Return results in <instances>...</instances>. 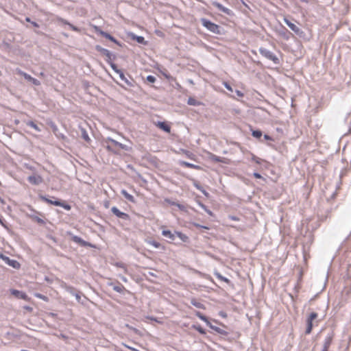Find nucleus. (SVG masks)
Here are the masks:
<instances>
[{
  "label": "nucleus",
  "mask_w": 351,
  "mask_h": 351,
  "mask_svg": "<svg viewBox=\"0 0 351 351\" xmlns=\"http://www.w3.org/2000/svg\"><path fill=\"white\" fill-rule=\"evenodd\" d=\"M72 240L75 243H78L81 246H83V247H86V246H90L91 245L88 242L83 240L81 237H80L78 236H73L72 237Z\"/></svg>",
  "instance_id": "nucleus-17"
},
{
  "label": "nucleus",
  "mask_w": 351,
  "mask_h": 351,
  "mask_svg": "<svg viewBox=\"0 0 351 351\" xmlns=\"http://www.w3.org/2000/svg\"><path fill=\"white\" fill-rule=\"evenodd\" d=\"M212 5L217 8L219 11L231 15L232 14V10H230L229 8L224 7L222 4L217 1H213Z\"/></svg>",
  "instance_id": "nucleus-12"
},
{
  "label": "nucleus",
  "mask_w": 351,
  "mask_h": 351,
  "mask_svg": "<svg viewBox=\"0 0 351 351\" xmlns=\"http://www.w3.org/2000/svg\"><path fill=\"white\" fill-rule=\"evenodd\" d=\"M162 235L169 239L171 241H174L175 240V232L174 233H172L170 230H163L162 231Z\"/></svg>",
  "instance_id": "nucleus-23"
},
{
  "label": "nucleus",
  "mask_w": 351,
  "mask_h": 351,
  "mask_svg": "<svg viewBox=\"0 0 351 351\" xmlns=\"http://www.w3.org/2000/svg\"><path fill=\"white\" fill-rule=\"evenodd\" d=\"M195 315L199 317V319H201V317L204 315L201 312L199 311H195Z\"/></svg>",
  "instance_id": "nucleus-53"
},
{
  "label": "nucleus",
  "mask_w": 351,
  "mask_h": 351,
  "mask_svg": "<svg viewBox=\"0 0 351 351\" xmlns=\"http://www.w3.org/2000/svg\"><path fill=\"white\" fill-rule=\"evenodd\" d=\"M187 104L193 106H199L202 104L201 101H197V99L192 97H189Z\"/></svg>",
  "instance_id": "nucleus-25"
},
{
  "label": "nucleus",
  "mask_w": 351,
  "mask_h": 351,
  "mask_svg": "<svg viewBox=\"0 0 351 351\" xmlns=\"http://www.w3.org/2000/svg\"><path fill=\"white\" fill-rule=\"evenodd\" d=\"M115 265H116L117 267H119L123 268V269H126L125 265V264H124V263H123L118 262V263H117L115 264Z\"/></svg>",
  "instance_id": "nucleus-49"
},
{
  "label": "nucleus",
  "mask_w": 351,
  "mask_h": 351,
  "mask_svg": "<svg viewBox=\"0 0 351 351\" xmlns=\"http://www.w3.org/2000/svg\"><path fill=\"white\" fill-rule=\"evenodd\" d=\"M10 291L11 293L17 298L23 299L25 300H27L28 298L27 294L21 291H19L16 289H11Z\"/></svg>",
  "instance_id": "nucleus-16"
},
{
  "label": "nucleus",
  "mask_w": 351,
  "mask_h": 351,
  "mask_svg": "<svg viewBox=\"0 0 351 351\" xmlns=\"http://www.w3.org/2000/svg\"><path fill=\"white\" fill-rule=\"evenodd\" d=\"M147 243L152 245L155 248H160L161 247L163 250L165 249L164 246H162V245L159 242H158L155 240H149L147 241Z\"/></svg>",
  "instance_id": "nucleus-29"
},
{
  "label": "nucleus",
  "mask_w": 351,
  "mask_h": 351,
  "mask_svg": "<svg viewBox=\"0 0 351 351\" xmlns=\"http://www.w3.org/2000/svg\"><path fill=\"white\" fill-rule=\"evenodd\" d=\"M195 187H196L197 189H198V188H199V187L201 186H200V185H199V184H195Z\"/></svg>",
  "instance_id": "nucleus-64"
},
{
  "label": "nucleus",
  "mask_w": 351,
  "mask_h": 351,
  "mask_svg": "<svg viewBox=\"0 0 351 351\" xmlns=\"http://www.w3.org/2000/svg\"><path fill=\"white\" fill-rule=\"evenodd\" d=\"M264 138L265 140H272V138L270 136L267 135V134H265L264 135Z\"/></svg>",
  "instance_id": "nucleus-55"
},
{
  "label": "nucleus",
  "mask_w": 351,
  "mask_h": 351,
  "mask_svg": "<svg viewBox=\"0 0 351 351\" xmlns=\"http://www.w3.org/2000/svg\"><path fill=\"white\" fill-rule=\"evenodd\" d=\"M258 51L261 56L265 57V58L271 60L274 64H279L280 60L279 58L271 51L264 48L260 47Z\"/></svg>",
  "instance_id": "nucleus-3"
},
{
  "label": "nucleus",
  "mask_w": 351,
  "mask_h": 351,
  "mask_svg": "<svg viewBox=\"0 0 351 351\" xmlns=\"http://www.w3.org/2000/svg\"><path fill=\"white\" fill-rule=\"evenodd\" d=\"M111 211L114 215H116L119 219H121L123 220H130L129 215L125 213L121 212L116 206L112 207Z\"/></svg>",
  "instance_id": "nucleus-10"
},
{
  "label": "nucleus",
  "mask_w": 351,
  "mask_h": 351,
  "mask_svg": "<svg viewBox=\"0 0 351 351\" xmlns=\"http://www.w3.org/2000/svg\"><path fill=\"white\" fill-rule=\"evenodd\" d=\"M32 218L33 219V220L36 221V222H38L40 224H43L45 223L43 219H42L41 218H40L37 216H32Z\"/></svg>",
  "instance_id": "nucleus-41"
},
{
  "label": "nucleus",
  "mask_w": 351,
  "mask_h": 351,
  "mask_svg": "<svg viewBox=\"0 0 351 351\" xmlns=\"http://www.w3.org/2000/svg\"><path fill=\"white\" fill-rule=\"evenodd\" d=\"M215 276H216L219 280H221V281H223V282H230V280H229L227 278H226V277L223 276H222L221 274H220L219 273H215Z\"/></svg>",
  "instance_id": "nucleus-36"
},
{
  "label": "nucleus",
  "mask_w": 351,
  "mask_h": 351,
  "mask_svg": "<svg viewBox=\"0 0 351 351\" xmlns=\"http://www.w3.org/2000/svg\"><path fill=\"white\" fill-rule=\"evenodd\" d=\"M33 84L36 85V86H38L40 84V82L36 79V78H34V77H32L31 79V81H30Z\"/></svg>",
  "instance_id": "nucleus-46"
},
{
  "label": "nucleus",
  "mask_w": 351,
  "mask_h": 351,
  "mask_svg": "<svg viewBox=\"0 0 351 351\" xmlns=\"http://www.w3.org/2000/svg\"><path fill=\"white\" fill-rule=\"evenodd\" d=\"M74 296L75 297V299L78 302H81V295L80 291H77V293H75Z\"/></svg>",
  "instance_id": "nucleus-45"
},
{
  "label": "nucleus",
  "mask_w": 351,
  "mask_h": 351,
  "mask_svg": "<svg viewBox=\"0 0 351 351\" xmlns=\"http://www.w3.org/2000/svg\"><path fill=\"white\" fill-rule=\"evenodd\" d=\"M201 228L206 229V230H208L209 229V228L208 226H203V227H201Z\"/></svg>",
  "instance_id": "nucleus-62"
},
{
  "label": "nucleus",
  "mask_w": 351,
  "mask_h": 351,
  "mask_svg": "<svg viewBox=\"0 0 351 351\" xmlns=\"http://www.w3.org/2000/svg\"><path fill=\"white\" fill-rule=\"evenodd\" d=\"M57 21H59V22H61L63 24H65V25H69V27L73 30V31H75V32H80V29L72 25L71 23H70L69 22H68L66 20L61 18V17H58L57 18Z\"/></svg>",
  "instance_id": "nucleus-18"
},
{
  "label": "nucleus",
  "mask_w": 351,
  "mask_h": 351,
  "mask_svg": "<svg viewBox=\"0 0 351 351\" xmlns=\"http://www.w3.org/2000/svg\"><path fill=\"white\" fill-rule=\"evenodd\" d=\"M284 22L296 35L301 36L303 34L302 30L288 19L284 18Z\"/></svg>",
  "instance_id": "nucleus-8"
},
{
  "label": "nucleus",
  "mask_w": 351,
  "mask_h": 351,
  "mask_svg": "<svg viewBox=\"0 0 351 351\" xmlns=\"http://www.w3.org/2000/svg\"><path fill=\"white\" fill-rule=\"evenodd\" d=\"M112 60H106V62L110 64L112 69L117 74H119L122 71L118 69L117 66L112 62Z\"/></svg>",
  "instance_id": "nucleus-26"
},
{
  "label": "nucleus",
  "mask_w": 351,
  "mask_h": 351,
  "mask_svg": "<svg viewBox=\"0 0 351 351\" xmlns=\"http://www.w3.org/2000/svg\"><path fill=\"white\" fill-rule=\"evenodd\" d=\"M209 328H210L211 329L215 330L216 332H217L218 334H220L221 335L226 336L228 335V332L226 330H223L218 326H215L213 325L212 324L210 325Z\"/></svg>",
  "instance_id": "nucleus-20"
},
{
  "label": "nucleus",
  "mask_w": 351,
  "mask_h": 351,
  "mask_svg": "<svg viewBox=\"0 0 351 351\" xmlns=\"http://www.w3.org/2000/svg\"><path fill=\"white\" fill-rule=\"evenodd\" d=\"M167 202H169V204H171L172 206H176V204H178L177 202H171L170 200H167Z\"/></svg>",
  "instance_id": "nucleus-57"
},
{
  "label": "nucleus",
  "mask_w": 351,
  "mask_h": 351,
  "mask_svg": "<svg viewBox=\"0 0 351 351\" xmlns=\"http://www.w3.org/2000/svg\"><path fill=\"white\" fill-rule=\"evenodd\" d=\"M27 180L29 183L34 185H38L43 181V178L39 175H32L27 178Z\"/></svg>",
  "instance_id": "nucleus-11"
},
{
  "label": "nucleus",
  "mask_w": 351,
  "mask_h": 351,
  "mask_svg": "<svg viewBox=\"0 0 351 351\" xmlns=\"http://www.w3.org/2000/svg\"><path fill=\"white\" fill-rule=\"evenodd\" d=\"M199 205L201 208H202L209 215H213V213L210 210H209L206 205L199 202Z\"/></svg>",
  "instance_id": "nucleus-37"
},
{
  "label": "nucleus",
  "mask_w": 351,
  "mask_h": 351,
  "mask_svg": "<svg viewBox=\"0 0 351 351\" xmlns=\"http://www.w3.org/2000/svg\"><path fill=\"white\" fill-rule=\"evenodd\" d=\"M252 160L255 162L256 163L260 165L261 164L263 160L258 158L257 156H256L255 155L252 154Z\"/></svg>",
  "instance_id": "nucleus-38"
},
{
  "label": "nucleus",
  "mask_w": 351,
  "mask_h": 351,
  "mask_svg": "<svg viewBox=\"0 0 351 351\" xmlns=\"http://www.w3.org/2000/svg\"><path fill=\"white\" fill-rule=\"evenodd\" d=\"M121 194L129 202H135L134 197L132 195L128 193L125 190H122L121 191Z\"/></svg>",
  "instance_id": "nucleus-28"
},
{
  "label": "nucleus",
  "mask_w": 351,
  "mask_h": 351,
  "mask_svg": "<svg viewBox=\"0 0 351 351\" xmlns=\"http://www.w3.org/2000/svg\"><path fill=\"white\" fill-rule=\"evenodd\" d=\"M106 147L108 151L111 152L115 154H118V149L114 147L112 143L110 145H106Z\"/></svg>",
  "instance_id": "nucleus-35"
},
{
  "label": "nucleus",
  "mask_w": 351,
  "mask_h": 351,
  "mask_svg": "<svg viewBox=\"0 0 351 351\" xmlns=\"http://www.w3.org/2000/svg\"><path fill=\"white\" fill-rule=\"evenodd\" d=\"M176 206L180 210H186V207L183 204H176Z\"/></svg>",
  "instance_id": "nucleus-50"
},
{
  "label": "nucleus",
  "mask_w": 351,
  "mask_h": 351,
  "mask_svg": "<svg viewBox=\"0 0 351 351\" xmlns=\"http://www.w3.org/2000/svg\"><path fill=\"white\" fill-rule=\"evenodd\" d=\"M253 176L256 178H258V179L263 178L262 176L259 173H257V172H254L253 173Z\"/></svg>",
  "instance_id": "nucleus-52"
},
{
  "label": "nucleus",
  "mask_w": 351,
  "mask_h": 351,
  "mask_svg": "<svg viewBox=\"0 0 351 351\" xmlns=\"http://www.w3.org/2000/svg\"><path fill=\"white\" fill-rule=\"evenodd\" d=\"M105 141L106 143H110L112 144V146L118 149V152L120 150H125L128 151L129 149L128 147L126 145L122 144L116 140L112 138L111 137H108L106 138Z\"/></svg>",
  "instance_id": "nucleus-5"
},
{
  "label": "nucleus",
  "mask_w": 351,
  "mask_h": 351,
  "mask_svg": "<svg viewBox=\"0 0 351 351\" xmlns=\"http://www.w3.org/2000/svg\"><path fill=\"white\" fill-rule=\"evenodd\" d=\"M202 193L206 197H208L209 195L208 193H207L204 189L202 190Z\"/></svg>",
  "instance_id": "nucleus-58"
},
{
  "label": "nucleus",
  "mask_w": 351,
  "mask_h": 351,
  "mask_svg": "<svg viewBox=\"0 0 351 351\" xmlns=\"http://www.w3.org/2000/svg\"><path fill=\"white\" fill-rule=\"evenodd\" d=\"M223 84L227 90H228L229 91H230L232 93L233 92V89H232V86L228 83L224 82Z\"/></svg>",
  "instance_id": "nucleus-47"
},
{
  "label": "nucleus",
  "mask_w": 351,
  "mask_h": 351,
  "mask_svg": "<svg viewBox=\"0 0 351 351\" xmlns=\"http://www.w3.org/2000/svg\"><path fill=\"white\" fill-rule=\"evenodd\" d=\"M287 34H288V30L285 27H283L282 31L280 32V35L282 36L285 38H286L287 40V39H289V36H287Z\"/></svg>",
  "instance_id": "nucleus-40"
},
{
  "label": "nucleus",
  "mask_w": 351,
  "mask_h": 351,
  "mask_svg": "<svg viewBox=\"0 0 351 351\" xmlns=\"http://www.w3.org/2000/svg\"><path fill=\"white\" fill-rule=\"evenodd\" d=\"M37 296H38V298H43V299H44V298H46L45 296H43V295H42L41 294H38V295H37Z\"/></svg>",
  "instance_id": "nucleus-60"
},
{
  "label": "nucleus",
  "mask_w": 351,
  "mask_h": 351,
  "mask_svg": "<svg viewBox=\"0 0 351 351\" xmlns=\"http://www.w3.org/2000/svg\"><path fill=\"white\" fill-rule=\"evenodd\" d=\"M82 132V138L86 142L89 143L90 142V138L86 132V130L84 128L81 129Z\"/></svg>",
  "instance_id": "nucleus-30"
},
{
  "label": "nucleus",
  "mask_w": 351,
  "mask_h": 351,
  "mask_svg": "<svg viewBox=\"0 0 351 351\" xmlns=\"http://www.w3.org/2000/svg\"><path fill=\"white\" fill-rule=\"evenodd\" d=\"M25 21H27V22H29V23H32V21H31L30 18H29V17H26Z\"/></svg>",
  "instance_id": "nucleus-61"
},
{
  "label": "nucleus",
  "mask_w": 351,
  "mask_h": 351,
  "mask_svg": "<svg viewBox=\"0 0 351 351\" xmlns=\"http://www.w3.org/2000/svg\"><path fill=\"white\" fill-rule=\"evenodd\" d=\"M31 23L35 27H39V25L36 22H35V21H32Z\"/></svg>",
  "instance_id": "nucleus-56"
},
{
  "label": "nucleus",
  "mask_w": 351,
  "mask_h": 351,
  "mask_svg": "<svg viewBox=\"0 0 351 351\" xmlns=\"http://www.w3.org/2000/svg\"><path fill=\"white\" fill-rule=\"evenodd\" d=\"M119 75L120 79L123 82H124L128 87H134L135 86L136 82H135V81L134 80V79L131 76L128 75V77H127L124 75L123 71H121L119 74Z\"/></svg>",
  "instance_id": "nucleus-9"
},
{
  "label": "nucleus",
  "mask_w": 351,
  "mask_h": 351,
  "mask_svg": "<svg viewBox=\"0 0 351 351\" xmlns=\"http://www.w3.org/2000/svg\"><path fill=\"white\" fill-rule=\"evenodd\" d=\"M95 32L101 35V32H105L104 31L101 30V28L98 26H94Z\"/></svg>",
  "instance_id": "nucleus-48"
},
{
  "label": "nucleus",
  "mask_w": 351,
  "mask_h": 351,
  "mask_svg": "<svg viewBox=\"0 0 351 351\" xmlns=\"http://www.w3.org/2000/svg\"><path fill=\"white\" fill-rule=\"evenodd\" d=\"M177 236L182 242H189V238L186 234L179 231H175V237Z\"/></svg>",
  "instance_id": "nucleus-24"
},
{
  "label": "nucleus",
  "mask_w": 351,
  "mask_h": 351,
  "mask_svg": "<svg viewBox=\"0 0 351 351\" xmlns=\"http://www.w3.org/2000/svg\"><path fill=\"white\" fill-rule=\"evenodd\" d=\"M0 258H1L5 263L14 269H19L20 267V263L17 261L10 259L8 256H6L1 253H0Z\"/></svg>",
  "instance_id": "nucleus-6"
},
{
  "label": "nucleus",
  "mask_w": 351,
  "mask_h": 351,
  "mask_svg": "<svg viewBox=\"0 0 351 351\" xmlns=\"http://www.w3.org/2000/svg\"><path fill=\"white\" fill-rule=\"evenodd\" d=\"M202 25L206 27L208 30L211 32L212 33L220 34H221V27L206 19H201Z\"/></svg>",
  "instance_id": "nucleus-2"
},
{
  "label": "nucleus",
  "mask_w": 351,
  "mask_h": 351,
  "mask_svg": "<svg viewBox=\"0 0 351 351\" xmlns=\"http://www.w3.org/2000/svg\"><path fill=\"white\" fill-rule=\"evenodd\" d=\"M211 159L215 162H222L221 158L216 155H212Z\"/></svg>",
  "instance_id": "nucleus-44"
},
{
  "label": "nucleus",
  "mask_w": 351,
  "mask_h": 351,
  "mask_svg": "<svg viewBox=\"0 0 351 351\" xmlns=\"http://www.w3.org/2000/svg\"><path fill=\"white\" fill-rule=\"evenodd\" d=\"M180 164L184 167H189V168H192V169H198L199 168V167L197 165H195L194 164H192V163H190L188 162H185V161H182L180 162Z\"/></svg>",
  "instance_id": "nucleus-32"
},
{
  "label": "nucleus",
  "mask_w": 351,
  "mask_h": 351,
  "mask_svg": "<svg viewBox=\"0 0 351 351\" xmlns=\"http://www.w3.org/2000/svg\"><path fill=\"white\" fill-rule=\"evenodd\" d=\"M101 36H104V38L111 40L112 42L114 43L115 44L121 46V44L120 43L114 38L112 36H111L109 33L108 32H101Z\"/></svg>",
  "instance_id": "nucleus-21"
},
{
  "label": "nucleus",
  "mask_w": 351,
  "mask_h": 351,
  "mask_svg": "<svg viewBox=\"0 0 351 351\" xmlns=\"http://www.w3.org/2000/svg\"><path fill=\"white\" fill-rule=\"evenodd\" d=\"M25 308L27 309L29 311H32V308L30 307V306H25Z\"/></svg>",
  "instance_id": "nucleus-59"
},
{
  "label": "nucleus",
  "mask_w": 351,
  "mask_h": 351,
  "mask_svg": "<svg viewBox=\"0 0 351 351\" xmlns=\"http://www.w3.org/2000/svg\"><path fill=\"white\" fill-rule=\"evenodd\" d=\"M156 125L166 132H171V127L166 122L158 121Z\"/></svg>",
  "instance_id": "nucleus-19"
},
{
  "label": "nucleus",
  "mask_w": 351,
  "mask_h": 351,
  "mask_svg": "<svg viewBox=\"0 0 351 351\" xmlns=\"http://www.w3.org/2000/svg\"><path fill=\"white\" fill-rule=\"evenodd\" d=\"M129 37L134 40H136L138 43H140V44H143V45H146L147 44V41L145 40V38L143 36H137L135 34L132 33V32H130L129 34H128Z\"/></svg>",
  "instance_id": "nucleus-15"
},
{
  "label": "nucleus",
  "mask_w": 351,
  "mask_h": 351,
  "mask_svg": "<svg viewBox=\"0 0 351 351\" xmlns=\"http://www.w3.org/2000/svg\"><path fill=\"white\" fill-rule=\"evenodd\" d=\"M39 197L41 200L47 204L57 206H61L66 210H70L71 209V206L69 204L66 203L64 201H61L54 197H52V199H49L44 195H39Z\"/></svg>",
  "instance_id": "nucleus-1"
},
{
  "label": "nucleus",
  "mask_w": 351,
  "mask_h": 351,
  "mask_svg": "<svg viewBox=\"0 0 351 351\" xmlns=\"http://www.w3.org/2000/svg\"><path fill=\"white\" fill-rule=\"evenodd\" d=\"M192 328L196 330L197 331H198L202 335H205L206 334V330L199 324H197V325L193 324L192 326Z\"/></svg>",
  "instance_id": "nucleus-33"
},
{
  "label": "nucleus",
  "mask_w": 351,
  "mask_h": 351,
  "mask_svg": "<svg viewBox=\"0 0 351 351\" xmlns=\"http://www.w3.org/2000/svg\"><path fill=\"white\" fill-rule=\"evenodd\" d=\"M27 125L34 128L37 132H40L41 129L34 121H28L26 122Z\"/></svg>",
  "instance_id": "nucleus-31"
},
{
  "label": "nucleus",
  "mask_w": 351,
  "mask_h": 351,
  "mask_svg": "<svg viewBox=\"0 0 351 351\" xmlns=\"http://www.w3.org/2000/svg\"><path fill=\"white\" fill-rule=\"evenodd\" d=\"M108 285L109 287H111L112 289L119 293H123V292L125 291V288L123 285L118 282L117 284H114L113 282H108Z\"/></svg>",
  "instance_id": "nucleus-13"
},
{
  "label": "nucleus",
  "mask_w": 351,
  "mask_h": 351,
  "mask_svg": "<svg viewBox=\"0 0 351 351\" xmlns=\"http://www.w3.org/2000/svg\"><path fill=\"white\" fill-rule=\"evenodd\" d=\"M198 190L200 191L201 192L202 191V190H204L203 187L202 186H200L199 188H198Z\"/></svg>",
  "instance_id": "nucleus-63"
},
{
  "label": "nucleus",
  "mask_w": 351,
  "mask_h": 351,
  "mask_svg": "<svg viewBox=\"0 0 351 351\" xmlns=\"http://www.w3.org/2000/svg\"><path fill=\"white\" fill-rule=\"evenodd\" d=\"M146 79L147 81L149 83H154L156 80V78L154 75H148Z\"/></svg>",
  "instance_id": "nucleus-42"
},
{
  "label": "nucleus",
  "mask_w": 351,
  "mask_h": 351,
  "mask_svg": "<svg viewBox=\"0 0 351 351\" xmlns=\"http://www.w3.org/2000/svg\"><path fill=\"white\" fill-rule=\"evenodd\" d=\"M236 95L239 97H243L244 94L239 90H235Z\"/></svg>",
  "instance_id": "nucleus-51"
},
{
  "label": "nucleus",
  "mask_w": 351,
  "mask_h": 351,
  "mask_svg": "<svg viewBox=\"0 0 351 351\" xmlns=\"http://www.w3.org/2000/svg\"><path fill=\"white\" fill-rule=\"evenodd\" d=\"M252 135L253 137L256 138H261L263 136V133L261 130H252Z\"/></svg>",
  "instance_id": "nucleus-34"
},
{
  "label": "nucleus",
  "mask_w": 351,
  "mask_h": 351,
  "mask_svg": "<svg viewBox=\"0 0 351 351\" xmlns=\"http://www.w3.org/2000/svg\"><path fill=\"white\" fill-rule=\"evenodd\" d=\"M66 291L67 292H69L70 294L74 295H75V293H77V291H76L73 287H66Z\"/></svg>",
  "instance_id": "nucleus-39"
},
{
  "label": "nucleus",
  "mask_w": 351,
  "mask_h": 351,
  "mask_svg": "<svg viewBox=\"0 0 351 351\" xmlns=\"http://www.w3.org/2000/svg\"><path fill=\"white\" fill-rule=\"evenodd\" d=\"M16 72L17 74L24 77V78L25 80H27V81H29V82L31 81V79L32 77L30 75L27 74V73L23 71L22 70H21L19 69H16Z\"/></svg>",
  "instance_id": "nucleus-27"
},
{
  "label": "nucleus",
  "mask_w": 351,
  "mask_h": 351,
  "mask_svg": "<svg viewBox=\"0 0 351 351\" xmlns=\"http://www.w3.org/2000/svg\"><path fill=\"white\" fill-rule=\"evenodd\" d=\"M192 225H193V226H195V227L197 228H201V227H203V226H202V225H200V224H199V223H195V222H193V223H192Z\"/></svg>",
  "instance_id": "nucleus-54"
},
{
  "label": "nucleus",
  "mask_w": 351,
  "mask_h": 351,
  "mask_svg": "<svg viewBox=\"0 0 351 351\" xmlns=\"http://www.w3.org/2000/svg\"><path fill=\"white\" fill-rule=\"evenodd\" d=\"M201 320L204 321L206 325L209 327L210 325L211 324V323L209 322L208 319L207 318V317H206L204 315L201 317L200 319Z\"/></svg>",
  "instance_id": "nucleus-43"
},
{
  "label": "nucleus",
  "mask_w": 351,
  "mask_h": 351,
  "mask_svg": "<svg viewBox=\"0 0 351 351\" xmlns=\"http://www.w3.org/2000/svg\"><path fill=\"white\" fill-rule=\"evenodd\" d=\"M95 49L106 57V60H114L115 55L111 53L108 49L102 47L100 45H96Z\"/></svg>",
  "instance_id": "nucleus-7"
},
{
  "label": "nucleus",
  "mask_w": 351,
  "mask_h": 351,
  "mask_svg": "<svg viewBox=\"0 0 351 351\" xmlns=\"http://www.w3.org/2000/svg\"><path fill=\"white\" fill-rule=\"evenodd\" d=\"M191 304L197 308H200V309L206 308L204 304H202V302H200L199 301H198L197 299H195L194 298L191 299Z\"/></svg>",
  "instance_id": "nucleus-22"
},
{
  "label": "nucleus",
  "mask_w": 351,
  "mask_h": 351,
  "mask_svg": "<svg viewBox=\"0 0 351 351\" xmlns=\"http://www.w3.org/2000/svg\"><path fill=\"white\" fill-rule=\"evenodd\" d=\"M332 338H333L332 333H329L327 335V336L325 337V339L324 341L322 350L328 351V348L332 343Z\"/></svg>",
  "instance_id": "nucleus-14"
},
{
  "label": "nucleus",
  "mask_w": 351,
  "mask_h": 351,
  "mask_svg": "<svg viewBox=\"0 0 351 351\" xmlns=\"http://www.w3.org/2000/svg\"><path fill=\"white\" fill-rule=\"evenodd\" d=\"M318 316V314L315 312H312L308 315L306 319V328L305 330V334L308 335L311 332L313 329V321Z\"/></svg>",
  "instance_id": "nucleus-4"
}]
</instances>
